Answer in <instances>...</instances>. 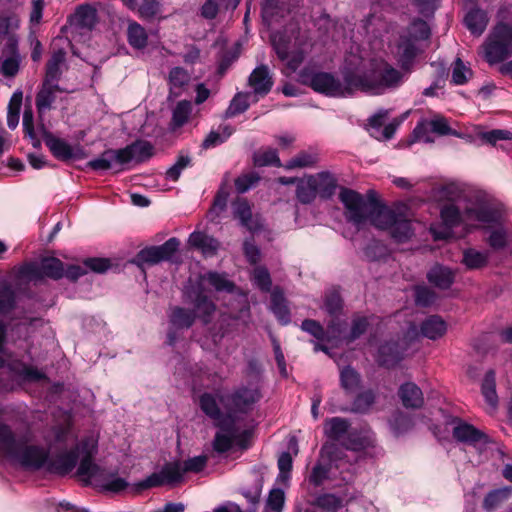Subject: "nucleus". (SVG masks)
Listing matches in <instances>:
<instances>
[{
    "mask_svg": "<svg viewBox=\"0 0 512 512\" xmlns=\"http://www.w3.org/2000/svg\"><path fill=\"white\" fill-rule=\"evenodd\" d=\"M4 360L0 356V368ZM74 436L66 427H57L44 437L45 445L39 444L30 433L16 435L7 424L0 423V456L25 470L39 471L65 476L72 472L80 458L77 475L86 485L99 481L100 467L93 457L98 450V439L94 435L84 437L74 449L67 450Z\"/></svg>",
    "mask_w": 512,
    "mask_h": 512,
    "instance_id": "nucleus-1",
    "label": "nucleus"
},
{
    "mask_svg": "<svg viewBox=\"0 0 512 512\" xmlns=\"http://www.w3.org/2000/svg\"><path fill=\"white\" fill-rule=\"evenodd\" d=\"M438 196L450 203L440 209L443 227L431 226L437 240L452 237V230L461 227L468 234L486 230V242L495 251L512 248V224L506 220L504 207L489 193L467 183L450 182L443 185Z\"/></svg>",
    "mask_w": 512,
    "mask_h": 512,
    "instance_id": "nucleus-2",
    "label": "nucleus"
},
{
    "mask_svg": "<svg viewBox=\"0 0 512 512\" xmlns=\"http://www.w3.org/2000/svg\"><path fill=\"white\" fill-rule=\"evenodd\" d=\"M429 36L430 28L422 19L412 21L400 35L394 54L402 71L383 59L374 58L365 61L360 56L351 55L355 63L353 72L356 91L381 95L399 87L404 82L405 74L411 71L415 58L420 52L418 42L427 40Z\"/></svg>",
    "mask_w": 512,
    "mask_h": 512,
    "instance_id": "nucleus-3",
    "label": "nucleus"
},
{
    "mask_svg": "<svg viewBox=\"0 0 512 512\" xmlns=\"http://www.w3.org/2000/svg\"><path fill=\"white\" fill-rule=\"evenodd\" d=\"M290 1L262 0V19L272 27L282 19L289 18L284 29L272 35L271 41L278 58L286 63L289 73H292L300 67L312 45L308 33L301 30L297 13L294 12L295 6Z\"/></svg>",
    "mask_w": 512,
    "mask_h": 512,
    "instance_id": "nucleus-4",
    "label": "nucleus"
},
{
    "mask_svg": "<svg viewBox=\"0 0 512 512\" xmlns=\"http://www.w3.org/2000/svg\"><path fill=\"white\" fill-rule=\"evenodd\" d=\"M339 199L343 203L345 216L357 229L369 221L374 227L385 230L398 242L408 240L413 235L411 220L405 205L387 207L364 197L348 188H341Z\"/></svg>",
    "mask_w": 512,
    "mask_h": 512,
    "instance_id": "nucleus-5",
    "label": "nucleus"
},
{
    "mask_svg": "<svg viewBox=\"0 0 512 512\" xmlns=\"http://www.w3.org/2000/svg\"><path fill=\"white\" fill-rule=\"evenodd\" d=\"M352 467L337 444L326 443L321 448L319 458L311 470L308 481L316 487L325 482H330L334 487H340L352 480Z\"/></svg>",
    "mask_w": 512,
    "mask_h": 512,
    "instance_id": "nucleus-6",
    "label": "nucleus"
},
{
    "mask_svg": "<svg viewBox=\"0 0 512 512\" xmlns=\"http://www.w3.org/2000/svg\"><path fill=\"white\" fill-rule=\"evenodd\" d=\"M260 399V392L256 387L242 386L231 394L204 393L201 395L199 403L201 410L215 424L226 419L219 408L218 400L227 409L228 415H236L237 413L245 414L250 411L253 405Z\"/></svg>",
    "mask_w": 512,
    "mask_h": 512,
    "instance_id": "nucleus-7",
    "label": "nucleus"
},
{
    "mask_svg": "<svg viewBox=\"0 0 512 512\" xmlns=\"http://www.w3.org/2000/svg\"><path fill=\"white\" fill-rule=\"evenodd\" d=\"M219 429L213 440V449L218 453L229 451L233 446L246 449L252 436V426L236 415H226V419L215 424Z\"/></svg>",
    "mask_w": 512,
    "mask_h": 512,
    "instance_id": "nucleus-8",
    "label": "nucleus"
},
{
    "mask_svg": "<svg viewBox=\"0 0 512 512\" xmlns=\"http://www.w3.org/2000/svg\"><path fill=\"white\" fill-rule=\"evenodd\" d=\"M354 60L351 55L345 59L343 69V81L327 72H318L311 76L309 80L310 87L319 93L330 97H348L355 91V81L353 65Z\"/></svg>",
    "mask_w": 512,
    "mask_h": 512,
    "instance_id": "nucleus-9",
    "label": "nucleus"
},
{
    "mask_svg": "<svg viewBox=\"0 0 512 512\" xmlns=\"http://www.w3.org/2000/svg\"><path fill=\"white\" fill-rule=\"evenodd\" d=\"M489 64L504 61L512 55V23L498 22L483 45Z\"/></svg>",
    "mask_w": 512,
    "mask_h": 512,
    "instance_id": "nucleus-10",
    "label": "nucleus"
},
{
    "mask_svg": "<svg viewBox=\"0 0 512 512\" xmlns=\"http://www.w3.org/2000/svg\"><path fill=\"white\" fill-rule=\"evenodd\" d=\"M463 139L476 145H489L506 152L512 151V131L508 129L486 130L481 125H473L465 130Z\"/></svg>",
    "mask_w": 512,
    "mask_h": 512,
    "instance_id": "nucleus-11",
    "label": "nucleus"
},
{
    "mask_svg": "<svg viewBox=\"0 0 512 512\" xmlns=\"http://www.w3.org/2000/svg\"><path fill=\"white\" fill-rule=\"evenodd\" d=\"M20 275L30 281H36L43 277L57 280L64 277V265L58 258L47 257L43 258L40 262L24 265L20 269Z\"/></svg>",
    "mask_w": 512,
    "mask_h": 512,
    "instance_id": "nucleus-12",
    "label": "nucleus"
},
{
    "mask_svg": "<svg viewBox=\"0 0 512 512\" xmlns=\"http://www.w3.org/2000/svg\"><path fill=\"white\" fill-rule=\"evenodd\" d=\"M453 438L460 443L466 444L482 452L489 443L488 436L472 424L455 417L452 419Z\"/></svg>",
    "mask_w": 512,
    "mask_h": 512,
    "instance_id": "nucleus-13",
    "label": "nucleus"
},
{
    "mask_svg": "<svg viewBox=\"0 0 512 512\" xmlns=\"http://www.w3.org/2000/svg\"><path fill=\"white\" fill-rule=\"evenodd\" d=\"M204 292L201 282L190 281L184 289L187 301L194 306L195 317L198 316L206 324L214 314L216 306Z\"/></svg>",
    "mask_w": 512,
    "mask_h": 512,
    "instance_id": "nucleus-14",
    "label": "nucleus"
},
{
    "mask_svg": "<svg viewBox=\"0 0 512 512\" xmlns=\"http://www.w3.org/2000/svg\"><path fill=\"white\" fill-rule=\"evenodd\" d=\"M195 321V313L191 310L175 306L168 313V331L166 344L173 346L181 338L184 330H188Z\"/></svg>",
    "mask_w": 512,
    "mask_h": 512,
    "instance_id": "nucleus-15",
    "label": "nucleus"
},
{
    "mask_svg": "<svg viewBox=\"0 0 512 512\" xmlns=\"http://www.w3.org/2000/svg\"><path fill=\"white\" fill-rule=\"evenodd\" d=\"M63 89L58 83H50L42 81L41 85L35 96V106L38 114V126L41 130H45L44 118L48 111L54 108L58 94L62 93Z\"/></svg>",
    "mask_w": 512,
    "mask_h": 512,
    "instance_id": "nucleus-16",
    "label": "nucleus"
},
{
    "mask_svg": "<svg viewBox=\"0 0 512 512\" xmlns=\"http://www.w3.org/2000/svg\"><path fill=\"white\" fill-rule=\"evenodd\" d=\"M154 155L153 145L145 140H138L131 145H128L124 149L116 151H107L103 154L101 160H109L113 157V160H145L149 159Z\"/></svg>",
    "mask_w": 512,
    "mask_h": 512,
    "instance_id": "nucleus-17",
    "label": "nucleus"
},
{
    "mask_svg": "<svg viewBox=\"0 0 512 512\" xmlns=\"http://www.w3.org/2000/svg\"><path fill=\"white\" fill-rule=\"evenodd\" d=\"M301 329L315 337L317 340L331 342L335 346L338 345L342 336L341 324L338 319L331 320L326 330L319 322L307 319L302 322Z\"/></svg>",
    "mask_w": 512,
    "mask_h": 512,
    "instance_id": "nucleus-18",
    "label": "nucleus"
},
{
    "mask_svg": "<svg viewBox=\"0 0 512 512\" xmlns=\"http://www.w3.org/2000/svg\"><path fill=\"white\" fill-rule=\"evenodd\" d=\"M388 114V110L381 109L368 119L369 133L377 140L385 141L391 139L404 119H394L384 125Z\"/></svg>",
    "mask_w": 512,
    "mask_h": 512,
    "instance_id": "nucleus-19",
    "label": "nucleus"
},
{
    "mask_svg": "<svg viewBox=\"0 0 512 512\" xmlns=\"http://www.w3.org/2000/svg\"><path fill=\"white\" fill-rule=\"evenodd\" d=\"M180 481V468L172 463L166 464L159 472L152 473L137 483L139 490L159 487L165 484H174Z\"/></svg>",
    "mask_w": 512,
    "mask_h": 512,
    "instance_id": "nucleus-20",
    "label": "nucleus"
},
{
    "mask_svg": "<svg viewBox=\"0 0 512 512\" xmlns=\"http://www.w3.org/2000/svg\"><path fill=\"white\" fill-rule=\"evenodd\" d=\"M16 295L11 285L0 279V318L9 314L15 307ZM6 337V326L0 319V351H2Z\"/></svg>",
    "mask_w": 512,
    "mask_h": 512,
    "instance_id": "nucleus-21",
    "label": "nucleus"
},
{
    "mask_svg": "<svg viewBox=\"0 0 512 512\" xmlns=\"http://www.w3.org/2000/svg\"><path fill=\"white\" fill-rule=\"evenodd\" d=\"M7 367L12 376L21 382H37L45 378L43 371L19 359L10 360Z\"/></svg>",
    "mask_w": 512,
    "mask_h": 512,
    "instance_id": "nucleus-22",
    "label": "nucleus"
},
{
    "mask_svg": "<svg viewBox=\"0 0 512 512\" xmlns=\"http://www.w3.org/2000/svg\"><path fill=\"white\" fill-rule=\"evenodd\" d=\"M248 83L256 96L263 97L267 95L273 86L268 67L265 65L256 67L250 74Z\"/></svg>",
    "mask_w": 512,
    "mask_h": 512,
    "instance_id": "nucleus-23",
    "label": "nucleus"
},
{
    "mask_svg": "<svg viewBox=\"0 0 512 512\" xmlns=\"http://www.w3.org/2000/svg\"><path fill=\"white\" fill-rule=\"evenodd\" d=\"M373 441V432L367 426L352 427L344 447L349 450L358 451L372 445Z\"/></svg>",
    "mask_w": 512,
    "mask_h": 512,
    "instance_id": "nucleus-24",
    "label": "nucleus"
},
{
    "mask_svg": "<svg viewBox=\"0 0 512 512\" xmlns=\"http://www.w3.org/2000/svg\"><path fill=\"white\" fill-rule=\"evenodd\" d=\"M351 428L352 427L349 422L340 417L327 419L324 423L325 435L330 440L339 442L342 446L345 445L346 438L349 435Z\"/></svg>",
    "mask_w": 512,
    "mask_h": 512,
    "instance_id": "nucleus-25",
    "label": "nucleus"
},
{
    "mask_svg": "<svg viewBox=\"0 0 512 512\" xmlns=\"http://www.w3.org/2000/svg\"><path fill=\"white\" fill-rule=\"evenodd\" d=\"M83 165H79L78 168L88 171L95 172L101 175L106 173L117 174L124 170L134 168L138 162H82Z\"/></svg>",
    "mask_w": 512,
    "mask_h": 512,
    "instance_id": "nucleus-26",
    "label": "nucleus"
},
{
    "mask_svg": "<svg viewBox=\"0 0 512 512\" xmlns=\"http://www.w3.org/2000/svg\"><path fill=\"white\" fill-rule=\"evenodd\" d=\"M455 272L449 267L437 264L427 273L428 281L439 289H448L453 284Z\"/></svg>",
    "mask_w": 512,
    "mask_h": 512,
    "instance_id": "nucleus-27",
    "label": "nucleus"
},
{
    "mask_svg": "<svg viewBox=\"0 0 512 512\" xmlns=\"http://www.w3.org/2000/svg\"><path fill=\"white\" fill-rule=\"evenodd\" d=\"M398 395L406 408H420L424 402L422 390L412 382L402 384Z\"/></svg>",
    "mask_w": 512,
    "mask_h": 512,
    "instance_id": "nucleus-28",
    "label": "nucleus"
},
{
    "mask_svg": "<svg viewBox=\"0 0 512 512\" xmlns=\"http://www.w3.org/2000/svg\"><path fill=\"white\" fill-rule=\"evenodd\" d=\"M65 60L66 52L64 49L60 48L53 50L52 55L46 64L45 77L43 81L58 83L62 75V66L65 63Z\"/></svg>",
    "mask_w": 512,
    "mask_h": 512,
    "instance_id": "nucleus-29",
    "label": "nucleus"
},
{
    "mask_svg": "<svg viewBox=\"0 0 512 512\" xmlns=\"http://www.w3.org/2000/svg\"><path fill=\"white\" fill-rule=\"evenodd\" d=\"M196 282H201L203 289L204 284L208 283L218 292L231 293L235 289L234 283L228 279V276L225 273L209 271L203 275H200Z\"/></svg>",
    "mask_w": 512,
    "mask_h": 512,
    "instance_id": "nucleus-30",
    "label": "nucleus"
},
{
    "mask_svg": "<svg viewBox=\"0 0 512 512\" xmlns=\"http://www.w3.org/2000/svg\"><path fill=\"white\" fill-rule=\"evenodd\" d=\"M233 214L241 225L251 232L257 231L260 227L258 220H253L251 207L245 199L239 198L233 203Z\"/></svg>",
    "mask_w": 512,
    "mask_h": 512,
    "instance_id": "nucleus-31",
    "label": "nucleus"
},
{
    "mask_svg": "<svg viewBox=\"0 0 512 512\" xmlns=\"http://www.w3.org/2000/svg\"><path fill=\"white\" fill-rule=\"evenodd\" d=\"M403 350L398 342H387L380 346L378 362L387 368L395 366L403 358Z\"/></svg>",
    "mask_w": 512,
    "mask_h": 512,
    "instance_id": "nucleus-32",
    "label": "nucleus"
},
{
    "mask_svg": "<svg viewBox=\"0 0 512 512\" xmlns=\"http://www.w3.org/2000/svg\"><path fill=\"white\" fill-rule=\"evenodd\" d=\"M447 331L446 322L437 315L426 318L420 326V333L423 337L430 340L441 338Z\"/></svg>",
    "mask_w": 512,
    "mask_h": 512,
    "instance_id": "nucleus-33",
    "label": "nucleus"
},
{
    "mask_svg": "<svg viewBox=\"0 0 512 512\" xmlns=\"http://www.w3.org/2000/svg\"><path fill=\"white\" fill-rule=\"evenodd\" d=\"M44 141L56 158L68 160L74 155V148L62 138L56 137L51 133H45Z\"/></svg>",
    "mask_w": 512,
    "mask_h": 512,
    "instance_id": "nucleus-34",
    "label": "nucleus"
},
{
    "mask_svg": "<svg viewBox=\"0 0 512 512\" xmlns=\"http://www.w3.org/2000/svg\"><path fill=\"white\" fill-rule=\"evenodd\" d=\"M189 244L199 249L204 256L214 255L219 248V242L215 238L197 231L190 234Z\"/></svg>",
    "mask_w": 512,
    "mask_h": 512,
    "instance_id": "nucleus-35",
    "label": "nucleus"
},
{
    "mask_svg": "<svg viewBox=\"0 0 512 512\" xmlns=\"http://www.w3.org/2000/svg\"><path fill=\"white\" fill-rule=\"evenodd\" d=\"M270 309L281 324L286 325L290 322V311L283 292L279 288H274L271 292Z\"/></svg>",
    "mask_w": 512,
    "mask_h": 512,
    "instance_id": "nucleus-36",
    "label": "nucleus"
},
{
    "mask_svg": "<svg viewBox=\"0 0 512 512\" xmlns=\"http://www.w3.org/2000/svg\"><path fill=\"white\" fill-rule=\"evenodd\" d=\"M465 25L475 35H481L487 27L488 15L481 9H472L465 16Z\"/></svg>",
    "mask_w": 512,
    "mask_h": 512,
    "instance_id": "nucleus-37",
    "label": "nucleus"
},
{
    "mask_svg": "<svg viewBox=\"0 0 512 512\" xmlns=\"http://www.w3.org/2000/svg\"><path fill=\"white\" fill-rule=\"evenodd\" d=\"M191 79L190 73L182 67H174L170 70L168 83L170 86V94L179 96L184 88L189 84Z\"/></svg>",
    "mask_w": 512,
    "mask_h": 512,
    "instance_id": "nucleus-38",
    "label": "nucleus"
},
{
    "mask_svg": "<svg viewBox=\"0 0 512 512\" xmlns=\"http://www.w3.org/2000/svg\"><path fill=\"white\" fill-rule=\"evenodd\" d=\"M488 261V251H481L475 248H467L463 251L462 263L469 270L482 269L488 264Z\"/></svg>",
    "mask_w": 512,
    "mask_h": 512,
    "instance_id": "nucleus-39",
    "label": "nucleus"
},
{
    "mask_svg": "<svg viewBox=\"0 0 512 512\" xmlns=\"http://www.w3.org/2000/svg\"><path fill=\"white\" fill-rule=\"evenodd\" d=\"M317 193L323 198H329L336 189V179L329 172L311 175Z\"/></svg>",
    "mask_w": 512,
    "mask_h": 512,
    "instance_id": "nucleus-40",
    "label": "nucleus"
},
{
    "mask_svg": "<svg viewBox=\"0 0 512 512\" xmlns=\"http://www.w3.org/2000/svg\"><path fill=\"white\" fill-rule=\"evenodd\" d=\"M340 324L342 329V336L339 342L345 341L348 344L365 333L368 328L369 321L366 316H355L352 320L351 329L348 333H345V323L340 321Z\"/></svg>",
    "mask_w": 512,
    "mask_h": 512,
    "instance_id": "nucleus-41",
    "label": "nucleus"
},
{
    "mask_svg": "<svg viewBox=\"0 0 512 512\" xmlns=\"http://www.w3.org/2000/svg\"><path fill=\"white\" fill-rule=\"evenodd\" d=\"M311 505L322 512H337L343 506V499L333 493L318 494Z\"/></svg>",
    "mask_w": 512,
    "mask_h": 512,
    "instance_id": "nucleus-42",
    "label": "nucleus"
},
{
    "mask_svg": "<svg viewBox=\"0 0 512 512\" xmlns=\"http://www.w3.org/2000/svg\"><path fill=\"white\" fill-rule=\"evenodd\" d=\"M73 21L78 27L91 30L97 22V11L90 5H81L76 9Z\"/></svg>",
    "mask_w": 512,
    "mask_h": 512,
    "instance_id": "nucleus-43",
    "label": "nucleus"
},
{
    "mask_svg": "<svg viewBox=\"0 0 512 512\" xmlns=\"http://www.w3.org/2000/svg\"><path fill=\"white\" fill-rule=\"evenodd\" d=\"M239 3L240 0H206L201 8V14L206 19H213L220 9L234 10Z\"/></svg>",
    "mask_w": 512,
    "mask_h": 512,
    "instance_id": "nucleus-44",
    "label": "nucleus"
},
{
    "mask_svg": "<svg viewBox=\"0 0 512 512\" xmlns=\"http://www.w3.org/2000/svg\"><path fill=\"white\" fill-rule=\"evenodd\" d=\"M127 41L134 49H144L148 42V35L144 27L135 21L130 22L127 28Z\"/></svg>",
    "mask_w": 512,
    "mask_h": 512,
    "instance_id": "nucleus-45",
    "label": "nucleus"
},
{
    "mask_svg": "<svg viewBox=\"0 0 512 512\" xmlns=\"http://www.w3.org/2000/svg\"><path fill=\"white\" fill-rule=\"evenodd\" d=\"M192 110L193 105L191 101H179L172 110L171 128L176 130L185 125L192 114Z\"/></svg>",
    "mask_w": 512,
    "mask_h": 512,
    "instance_id": "nucleus-46",
    "label": "nucleus"
},
{
    "mask_svg": "<svg viewBox=\"0 0 512 512\" xmlns=\"http://www.w3.org/2000/svg\"><path fill=\"white\" fill-rule=\"evenodd\" d=\"M482 394L486 400V402L492 407L495 408L498 403V396L496 393V379L495 372L493 370H489L483 379L481 386Z\"/></svg>",
    "mask_w": 512,
    "mask_h": 512,
    "instance_id": "nucleus-47",
    "label": "nucleus"
},
{
    "mask_svg": "<svg viewBox=\"0 0 512 512\" xmlns=\"http://www.w3.org/2000/svg\"><path fill=\"white\" fill-rule=\"evenodd\" d=\"M360 375L350 366L340 370V384L347 393H354L360 386Z\"/></svg>",
    "mask_w": 512,
    "mask_h": 512,
    "instance_id": "nucleus-48",
    "label": "nucleus"
},
{
    "mask_svg": "<svg viewBox=\"0 0 512 512\" xmlns=\"http://www.w3.org/2000/svg\"><path fill=\"white\" fill-rule=\"evenodd\" d=\"M512 493L511 487H504L490 491L484 498L483 508L491 511L507 500Z\"/></svg>",
    "mask_w": 512,
    "mask_h": 512,
    "instance_id": "nucleus-49",
    "label": "nucleus"
},
{
    "mask_svg": "<svg viewBox=\"0 0 512 512\" xmlns=\"http://www.w3.org/2000/svg\"><path fill=\"white\" fill-rule=\"evenodd\" d=\"M297 198L301 203H311L318 194L312 182V177L307 176L297 182Z\"/></svg>",
    "mask_w": 512,
    "mask_h": 512,
    "instance_id": "nucleus-50",
    "label": "nucleus"
},
{
    "mask_svg": "<svg viewBox=\"0 0 512 512\" xmlns=\"http://www.w3.org/2000/svg\"><path fill=\"white\" fill-rule=\"evenodd\" d=\"M389 425L394 435L400 436L412 428L413 420L409 415L397 412L389 421Z\"/></svg>",
    "mask_w": 512,
    "mask_h": 512,
    "instance_id": "nucleus-51",
    "label": "nucleus"
},
{
    "mask_svg": "<svg viewBox=\"0 0 512 512\" xmlns=\"http://www.w3.org/2000/svg\"><path fill=\"white\" fill-rule=\"evenodd\" d=\"M285 503V493L282 488L270 490L264 512H282Z\"/></svg>",
    "mask_w": 512,
    "mask_h": 512,
    "instance_id": "nucleus-52",
    "label": "nucleus"
},
{
    "mask_svg": "<svg viewBox=\"0 0 512 512\" xmlns=\"http://www.w3.org/2000/svg\"><path fill=\"white\" fill-rule=\"evenodd\" d=\"M250 96V93H237L226 110V117H233L245 112L249 108L248 98Z\"/></svg>",
    "mask_w": 512,
    "mask_h": 512,
    "instance_id": "nucleus-53",
    "label": "nucleus"
},
{
    "mask_svg": "<svg viewBox=\"0 0 512 512\" xmlns=\"http://www.w3.org/2000/svg\"><path fill=\"white\" fill-rule=\"evenodd\" d=\"M233 129L229 125L220 126L218 131H211L204 139L202 146L204 148L215 147L224 142L231 134Z\"/></svg>",
    "mask_w": 512,
    "mask_h": 512,
    "instance_id": "nucleus-54",
    "label": "nucleus"
},
{
    "mask_svg": "<svg viewBox=\"0 0 512 512\" xmlns=\"http://www.w3.org/2000/svg\"><path fill=\"white\" fill-rule=\"evenodd\" d=\"M207 457L206 456H195L189 458L183 463H172V465H176L180 468V480L182 479L184 473L186 472H200L206 466Z\"/></svg>",
    "mask_w": 512,
    "mask_h": 512,
    "instance_id": "nucleus-55",
    "label": "nucleus"
},
{
    "mask_svg": "<svg viewBox=\"0 0 512 512\" xmlns=\"http://www.w3.org/2000/svg\"><path fill=\"white\" fill-rule=\"evenodd\" d=\"M428 121L430 123L431 130L433 133H437L439 135H454L463 139V135L465 134V132L458 133L452 130L444 117L436 116Z\"/></svg>",
    "mask_w": 512,
    "mask_h": 512,
    "instance_id": "nucleus-56",
    "label": "nucleus"
},
{
    "mask_svg": "<svg viewBox=\"0 0 512 512\" xmlns=\"http://www.w3.org/2000/svg\"><path fill=\"white\" fill-rule=\"evenodd\" d=\"M260 180V176L256 172H247L240 175L235 180V187L238 193H245L255 187Z\"/></svg>",
    "mask_w": 512,
    "mask_h": 512,
    "instance_id": "nucleus-57",
    "label": "nucleus"
},
{
    "mask_svg": "<svg viewBox=\"0 0 512 512\" xmlns=\"http://www.w3.org/2000/svg\"><path fill=\"white\" fill-rule=\"evenodd\" d=\"M471 75L472 72L470 68L465 66L460 58H457L453 64L452 82L456 85H463L468 81Z\"/></svg>",
    "mask_w": 512,
    "mask_h": 512,
    "instance_id": "nucleus-58",
    "label": "nucleus"
},
{
    "mask_svg": "<svg viewBox=\"0 0 512 512\" xmlns=\"http://www.w3.org/2000/svg\"><path fill=\"white\" fill-rule=\"evenodd\" d=\"M375 401V395L372 391H364L357 395L353 402L352 411L364 413L367 412Z\"/></svg>",
    "mask_w": 512,
    "mask_h": 512,
    "instance_id": "nucleus-59",
    "label": "nucleus"
},
{
    "mask_svg": "<svg viewBox=\"0 0 512 512\" xmlns=\"http://www.w3.org/2000/svg\"><path fill=\"white\" fill-rule=\"evenodd\" d=\"M252 281L259 289L268 292L271 288V277L268 270L264 267H257L252 274Z\"/></svg>",
    "mask_w": 512,
    "mask_h": 512,
    "instance_id": "nucleus-60",
    "label": "nucleus"
},
{
    "mask_svg": "<svg viewBox=\"0 0 512 512\" xmlns=\"http://www.w3.org/2000/svg\"><path fill=\"white\" fill-rule=\"evenodd\" d=\"M414 295L416 304L422 307L432 305L436 299V294L426 286H416Z\"/></svg>",
    "mask_w": 512,
    "mask_h": 512,
    "instance_id": "nucleus-61",
    "label": "nucleus"
},
{
    "mask_svg": "<svg viewBox=\"0 0 512 512\" xmlns=\"http://www.w3.org/2000/svg\"><path fill=\"white\" fill-rule=\"evenodd\" d=\"M161 5L157 0H142L138 7L139 16L143 19H153L160 12Z\"/></svg>",
    "mask_w": 512,
    "mask_h": 512,
    "instance_id": "nucleus-62",
    "label": "nucleus"
},
{
    "mask_svg": "<svg viewBox=\"0 0 512 512\" xmlns=\"http://www.w3.org/2000/svg\"><path fill=\"white\" fill-rule=\"evenodd\" d=\"M324 308L331 316H335L341 311L342 300L336 290H332L326 294Z\"/></svg>",
    "mask_w": 512,
    "mask_h": 512,
    "instance_id": "nucleus-63",
    "label": "nucleus"
},
{
    "mask_svg": "<svg viewBox=\"0 0 512 512\" xmlns=\"http://www.w3.org/2000/svg\"><path fill=\"white\" fill-rule=\"evenodd\" d=\"M20 56H9L0 64V73L5 77H14L20 67Z\"/></svg>",
    "mask_w": 512,
    "mask_h": 512,
    "instance_id": "nucleus-64",
    "label": "nucleus"
}]
</instances>
